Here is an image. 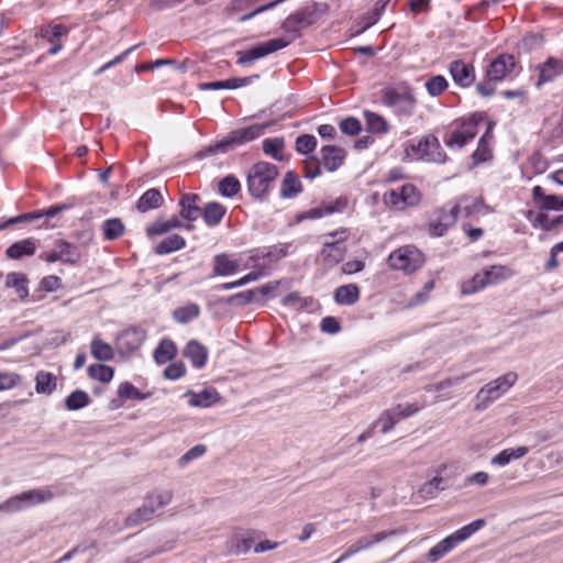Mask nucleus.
<instances>
[{
  "label": "nucleus",
  "instance_id": "obj_18",
  "mask_svg": "<svg viewBox=\"0 0 563 563\" xmlns=\"http://www.w3.org/2000/svg\"><path fill=\"white\" fill-rule=\"evenodd\" d=\"M344 240L345 238H340L335 241H327L323 243L321 257L327 267L331 268L343 261L345 256V247L342 243Z\"/></svg>",
  "mask_w": 563,
  "mask_h": 563
},
{
  "label": "nucleus",
  "instance_id": "obj_25",
  "mask_svg": "<svg viewBox=\"0 0 563 563\" xmlns=\"http://www.w3.org/2000/svg\"><path fill=\"white\" fill-rule=\"evenodd\" d=\"M527 219L531 222L532 227L542 229L544 231H551L563 224V216H558L550 219L544 212L534 213L533 211L527 212Z\"/></svg>",
  "mask_w": 563,
  "mask_h": 563
},
{
  "label": "nucleus",
  "instance_id": "obj_37",
  "mask_svg": "<svg viewBox=\"0 0 563 563\" xmlns=\"http://www.w3.org/2000/svg\"><path fill=\"white\" fill-rule=\"evenodd\" d=\"M56 245L59 251L60 262L70 265H75L79 262L81 254L76 245L63 240L57 241Z\"/></svg>",
  "mask_w": 563,
  "mask_h": 563
},
{
  "label": "nucleus",
  "instance_id": "obj_12",
  "mask_svg": "<svg viewBox=\"0 0 563 563\" xmlns=\"http://www.w3.org/2000/svg\"><path fill=\"white\" fill-rule=\"evenodd\" d=\"M387 205L396 209L415 206L420 200V194L412 184L402 185L399 189H391L384 195Z\"/></svg>",
  "mask_w": 563,
  "mask_h": 563
},
{
  "label": "nucleus",
  "instance_id": "obj_10",
  "mask_svg": "<svg viewBox=\"0 0 563 563\" xmlns=\"http://www.w3.org/2000/svg\"><path fill=\"white\" fill-rule=\"evenodd\" d=\"M290 44V41H286L284 38H272L263 43H258L257 45L251 47L246 51L236 52L239 65H247L252 62L263 58L268 54L277 52L282 48H285Z\"/></svg>",
  "mask_w": 563,
  "mask_h": 563
},
{
  "label": "nucleus",
  "instance_id": "obj_39",
  "mask_svg": "<svg viewBox=\"0 0 563 563\" xmlns=\"http://www.w3.org/2000/svg\"><path fill=\"white\" fill-rule=\"evenodd\" d=\"M177 349L172 340L164 339L154 351V360L158 364H165L174 358Z\"/></svg>",
  "mask_w": 563,
  "mask_h": 563
},
{
  "label": "nucleus",
  "instance_id": "obj_44",
  "mask_svg": "<svg viewBox=\"0 0 563 563\" xmlns=\"http://www.w3.org/2000/svg\"><path fill=\"white\" fill-rule=\"evenodd\" d=\"M200 314V308L197 303H188L174 310L173 317L175 321L181 324H186L191 320L198 318Z\"/></svg>",
  "mask_w": 563,
  "mask_h": 563
},
{
  "label": "nucleus",
  "instance_id": "obj_50",
  "mask_svg": "<svg viewBox=\"0 0 563 563\" xmlns=\"http://www.w3.org/2000/svg\"><path fill=\"white\" fill-rule=\"evenodd\" d=\"M240 189V181L234 176H227L219 183V192L223 197H233Z\"/></svg>",
  "mask_w": 563,
  "mask_h": 563
},
{
  "label": "nucleus",
  "instance_id": "obj_28",
  "mask_svg": "<svg viewBox=\"0 0 563 563\" xmlns=\"http://www.w3.org/2000/svg\"><path fill=\"white\" fill-rule=\"evenodd\" d=\"M451 482L449 478L435 476L430 481L426 482L419 489L420 495L424 499L435 497L440 492L449 488Z\"/></svg>",
  "mask_w": 563,
  "mask_h": 563
},
{
  "label": "nucleus",
  "instance_id": "obj_30",
  "mask_svg": "<svg viewBox=\"0 0 563 563\" xmlns=\"http://www.w3.org/2000/svg\"><path fill=\"white\" fill-rule=\"evenodd\" d=\"M360 298V289L355 284L340 286L334 291V300L339 305L351 306Z\"/></svg>",
  "mask_w": 563,
  "mask_h": 563
},
{
  "label": "nucleus",
  "instance_id": "obj_1",
  "mask_svg": "<svg viewBox=\"0 0 563 563\" xmlns=\"http://www.w3.org/2000/svg\"><path fill=\"white\" fill-rule=\"evenodd\" d=\"M271 123H262L234 130L221 141L210 144L209 146L203 148L198 154V156L202 158L219 153H227L228 151H231L242 144H245L257 139L264 133L265 129Z\"/></svg>",
  "mask_w": 563,
  "mask_h": 563
},
{
  "label": "nucleus",
  "instance_id": "obj_52",
  "mask_svg": "<svg viewBox=\"0 0 563 563\" xmlns=\"http://www.w3.org/2000/svg\"><path fill=\"white\" fill-rule=\"evenodd\" d=\"M317 147V139L311 134L299 135L296 140V150L298 153L308 155Z\"/></svg>",
  "mask_w": 563,
  "mask_h": 563
},
{
  "label": "nucleus",
  "instance_id": "obj_57",
  "mask_svg": "<svg viewBox=\"0 0 563 563\" xmlns=\"http://www.w3.org/2000/svg\"><path fill=\"white\" fill-rule=\"evenodd\" d=\"M207 451L206 445L203 444H197L190 450H188L179 460H178V466L185 467L188 465L189 462L201 457Z\"/></svg>",
  "mask_w": 563,
  "mask_h": 563
},
{
  "label": "nucleus",
  "instance_id": "obj_2",
  "mask_svg": "<svg viewBox=\"0 0 563 563\" xmlns=\"http://www.w3.org/2000/svg\"><path fill=\"white\" fill-rule=\"evenodd\" d=\"M173 499L169 489L154 490L148 494L142 507L135 509L125 520L126 526L134 527L151 520L158 510L167 506Z\"/></svg>",
  "mask_w": 563,
  "mask_h": 563
},
{
  "label": "nucleus",
  "instance_id": "obj_40",
  "mask_svg": "<svg viewBox=\"0 0 563 563\" xmlns=\"http://www.w3.org/2000/svg\"><path fill=\"white\" fill-rule=\"evenodd\" d=\"M185 239L178 234H172L161 241L156 247L155 252L157 254H169L172 252L178 251L185 246Z\"/></svg>",
  "mask_w": 563,
  "mask_h": 563
},
{
  "label": "nucleus",
  "instance_id": "obj_5",
  "mask_svg": "<svg viewBox=\"0 0 563 563\" xmlns=\"http://www.w3.org/2000/svg\"><path fill=\"white\" fill-rule=\"evenodd\" d=\"M517 379V373L508 372L483 386L476 395V404L474 409L476 411H483L487 409L493 401L509 390L515 385Z\"/></svg>",
  "mask_w": 563,
  "mask_h": 563
},
{
  "label": "nucleus",
  "instance_id": "obj_58",
  "mask_svg": "<svg viewBox=\"0 0 563 563\" xmlns=\"http://www.w3.org/2000/svg\"><path fill=\"white\" fill-rule=\"evenodd\" d=\"M340 130L342 133L346 135H356L362 130V124L358 119L354 117H349L344 120H342L339 124Z\"/></svg>",
  "mask_w": 563,
  "mask_h": 563
},
{
  "label": "nucleus",
  "instance_id": "obj_47",
  "mask_svg": "<svg viewBox=\"0 0 563 563\" xmlns=\"http://www.w3.org/2000/svg\"><path fill=\"white\" fill-rule=\"evenodd\" d=\"M113 374V368L103 364H92L88 367L89 377L102 383L110 382Z\"/></svg>",
  "mask_w": 563,
  "mask_h": 563
},
{
  "label": "nucleus",
  "instance_id": "obj_48",
  "mask_svg": "<svg viewBox=\"0 0 563 563\" xmlns=\"http://www.w3.org/2000/svg\"><path fill=\"white\" fill-rule=\"evenodd\" d=\"M89 396L84 390L73 391L65 400L66 408L68 410H78L86 407L89 404Z\"/></svg>",
  "mask_w": 563,
  "mask_h": 563
},
{
  "label": "nucleus",
  "instance_id": "obj_36",
  "mask_svg": "<svg viewBox=\"0 0 563 563\" xmlns=\"http://www.w3.org/2000/svg\"><path fill=\"white\" fill-rule=\"evenodd\" d=\"M213 274L217 276L232 275L239 269V263L230 260L225 254L214 256Z\"/></svg>",
  "mask_w": 563,
  "mask_h": 563
},
{
  "label": "nucleus",
  "instance_id": "obj_56",
  "mask_svg": "<svg viewBox=\"0 0 563 563\" xmlns=\"http://www.w3.org/2000/svg\"><path fill=\"white\" fill-rule=\"evenodd\" d=\"M179 227H181V222L177 218L174 217L167 221L156 222L155 224H153L152 227H150L147 229V233H148V235L163 234L174 228H179Z\"/></svg>",
  "mask_w": 563,
  "mask_h": 563
},
{
  "label": "nucleus",
  "instance_id": "obj_33",
  "mask_svg": "<svg viewBox=\"0 0 563 563\" xmlns=\"http://www.w3.org/2000/svg\"><path fill=\"white\" fill-rule=\"evenodd\" d=\"M35 244L30 239L21 240L13 243L5 251L9 258L20 260L23 256H32L35 253Z\"/></svg>",
  "mask_w": 563,
  "mask_h": 563
},
{
  "label": "nucleus",
  "instance_id": "obj_63",
  "mask_svg": "<svg viewBox=\"0 0 563 563\" xmlns=\"http://www.w3.org/2000/svg\"><path fill=\"white\" fill-rule=\"evenodd\" d=\"M20 382L21 377L16 373H0V390L11 389Z\"/></svg>",
  "mask_w": 563,
  "mask_h": 563
},
{
  "label": "nucleus",
  "instance_id": "obj_31",
  "mask_svg": "<svg viewBox=\"0 0 563 563\" xmlns=\"http://www.w3.org/2000/svg\"><path fill=\"white\" fill-rule=\"evenodd\" d=\"M163 197L158 189L151 188L146 190L137 200L136 208L140 212H147L151 209L161 207Z\"/></svg>",
  "mask_w": 563,
  "mask_h": 563
},
{
  "label": "nucleus",
  "instance_id": "obj_23",
  "mask_svg": "<svg viewBox=\"0 0 563 563\" xmlns=\"http://www.w3.org/2000/svg\"><path fill=\"white\" fill-rule=\"evenodd\" d=\"M320 163L329 172L336 170L344 162L345 151L336 145H325L320 151Z\"/></svg>",
  "mask_w": 563,
  "mask_h": 563
},
{
  "label": "nucleus",
  "instance_id": "obj_19",
  "mask_svg": "<svg viewBox=\"0 0 563 563\" xmlns=\"http://www.w3.org/2000/svg\"><path fill=\"white\" fill-rule=\"evenodd\" d=\"M313 22V12L308 9H303L287 16L282 27L287 33L298 34L301 29L311 25Z\"/></svg>",
  "mask_w": 563,
  "mask_h": 563
},
{
  "label": "nucleus",
  "instance_id": "obj_9",
  "mask_svg": "<svg viewBox=\"0 0 563 563\" xmlns=\"http://www.w3.org/2000/svg\"><path fill=\"white\" fill-rule=\"evenodd\" d=\"M423 262V254L412 245L401 246L388 256L389 266L406 274L413 273L420 268Z\"/></svg>",
  "mask_w": 563,
  "mask_h": 563
},
{
  "label": "nucleus",
  "instance_id": "obj_60",
  "mask_svg": "<svg viewBox=\"0 0 563 563\" xmlns=\"http://www.w3.org/2000/svg\"><path fill=\"white\" fill-rule=\"evenodd\" d=\"M389 0H378L376 3H375V7L373 9V11L369 13L368 18H367V21L364 25V27L362 29V31L368 29L369 26L374 25L380 18V15L383 14L387 3H388Z\"/></svg>",
  "mask_w": 563,
  "mask_h": 563
},
{
  "label": "nucleus",
  "instance_id": "obj_32",
  "mask_svg": "<svg viewBox=\"0 0 563 563\" xmlns=\"http://www.w3.org/2000/svg\"><path fill=\"white\" fill-rule=\"evenodd\" d=\"M529 452L527 446L509 448L505 449L495 455L490 463L498 466H506L514 460L523 457Z\"/></svg>",
  "mask_w": 563,
  "mask_h": 563
},
{
  "label": "nucleus",
  "instance_id": "obj_14",
  "mask_svg": "<svg viewBox=\"0 0 563 563\" xmlns=\"http://www.w3.org/2000/svg\"><path fill=\"white\" fill-rule=\"evenodd\" d=\"M146 333L139 328H129L122 331L117 339V347L120 353L130 355L137 351L145 341Z\"/></svg>",
  "mask_w": 563,
  "mask_h": 563
},
{
  "label": "nucleus",
  "instance_id": "obj_61",
  "mask_svg": "<svg viewBox=\"0 0 563 563\" xmlns=\"http://www.w3.org/2000/svg\"><path fill=\"white\" fill-rule=\"evenodd\" d=\"M311 302V298H302L298 292H290L283 299V305L294 308H305Z\"/></svg>",
  "mask_w": 563,
  "mask_h": 563
},
{
  "label": "nucleus",
  "instance_id": "obj_29",
  "mask_svg": "<svg viewBox=\"0 0 563 563\" xmlns=\"http://www.w3.org/2000/svg\"><path fill=\"white\" fill-rule=\"evenodd\" d=\"M267 291L268 288L266 286H262L256 289L241 291L230 296L227 299V302L232 306H245L247 303L258 300V295L264 296L267 294Z\"/></svg>",
  "mask_w": 563,
  "mask_h": 563
},
{
  "label": "nucleus",
  "instance_id": "obj_24",
  "mask_svg": "<svg viewBox=\"0 0 563 563\" xmlns=\"http://www.w3.org/2000/svg\"><path fill=\"white\" fill-rule=\"evenodd\" d=\"M184 356L191 362L192 366L201 368L207 363L208 350L200 342L191 340L184 349Z\"/></svg>",
  "mask_w": 563,
  "mask_h": 563
},
{
  "label": "nucleus",
  "instance_id": "obj_35",
  "mask_svg": "<svg viewBox=\"0 0 563 563\" xmlns=\"http://www.w3.org/2000/svg\"><path fill=\"white\" fill-rule=\"evenodd\" d=\"M301 181L294 172H287L280 187L283 198H292L301 192Z\"/></svg>",
  "mask_w": 563,
  "mask_h": 563
},
{
  "label": "nucleus",
  "instance_id": "obj_34",
  "mask_svg": "<svg viewBox=\"0 0 563 563\" xmlns=\"http://www.w3.org/2000/svg\"><path fill=\"white\" fill-rule=\"evenodd\" d=\"M220 400V395L214 388H206L200 393L191 394L189 405L195 407H210Z\"/></svg>",
  "mask_w": 563,
  "mask_h": 563
},
{
  "label": "nucleus",
  "instance_id": "obj_49",
  "mask_svg": "<svg viewBox=\"0 0 563 563\" xmlns=\"http://www.w3.org/2000/svg\"><path fill=\"white\" fill-rule=\"evenodd\" d=\"M66 33L67 29L63 24L46 25L40 30L41 36L49 43L57 42Z\"/></svg>",
  "mask_w": 563,
  "mask_h": 563
},
{
  "label": "nucleus",
  "instance_id": "obj_59",
  "mask_svg": "<svg viewBox=\"0 0 563 563\" xmlns=\"http://www.w3.org/2000/svg\"><path fill=\"white\" fill-rule=\"evenodd\" d=\"M419 407L416 404H398L397 406L391 408L394 416L397 418L398 422L401 419L408 418L416 412H418Z\"/></svg>",
  "mask_w": 563,
  "mask_h": 563
},
{
  "label": "nucleus",
  "instance_id": "obj_43",
  "mask_svg": "<svg viewBox=\"0 0 563 563\" xmlns=\"http://www.w3.org/2000/svg\"><path fill=\"white\" fill-rule=\"evenodd\" d=\"M20 495L22 497L25 508L29 506L48 501L53 498V493L48 489H31Z\"/></svg>",
  "mask_w": 563,
  "mask_h": 563
},
{
  "label": "nucleus",
  "instance_id": "obj_21",
  "mask_svg": "<svg viewBox=\"0 0 563 563\" xmlns=\"http://www.w3.org/2000/svg\"><path fill=\"white\" fill-rule=\"evenodd\" d=\"M532 200L540 210H563V197L555 195H545L544 190L540 186L532 188Z\"/></svg>",
  "mask_w": 563,
  "mask_h": 563
},
{
  "label": "nucleus",
  "instance_id": "obj_51",
  "mask_svg": "<svg viewBox=\"0 0 563 563\" xmlns=\"http://www.w3.org/2000/svg\"><path fill=\"white\" fill-rule=\"evenodd\" d=\"M118 396L122 400H126V399L144 400L148 395L142 394L134 385H132L129 382H125L119 386Z\"/></svg>",
  "mask_w": 563,
  "mask_h": 563
},
{
  "label": "nucleus",
  "instance_id": "obj_41",
  "mask_svg": "<svg viewBox=\"0 0 563 563\" xmlns=\"http://www.w3.org/2000/svg\"><path fill=\"white\" fill-rule=\"evenodd\" d=\"M101 230L106 240L114 241L124 233V224L119 218H111L102 223Z\"/></svg>",
  "mask_w": 563,
  "mask_h": 563
},
{
  "label": "nucleus",
  "instance_id": "obj_22",
  "mask_svg": "<svg viewBox=\"0 0 563 563\" xmlns=\"http://www.w3.org/2000/svg\"><path fill=\"white\" fill-rule=\"evenodd\" d=\"M200 201L201 198L197 194L181 195L179 200L180 217L187 221L197 220L202 213V209L199 207Z\"/></svg>",
  "mask_w": 563,
  "mask_h": 563
},
{
  "label": "nucleus",
  "instance_id": "obj_20",
  "mask_svg": "<svg viewBox=\"0 0 563 563\" xmlns=\"http://www.w3.org/2000/svg\"><path fill=\"white\" fill-rule=\"evenodd\" d=\"M450 74L454 82L461 87H470L475 80L474 67L461 59L450 64Z\"/></svg>",
  "mask_w": 563,
  "mask_h": 563
},
{
  "label": "nucleus",
  "instance_id": "obj_17",
  "mask_svg": "<svg viewBox=\"0 0 563 563\" xmlns=\"http://www.w3.org/2000/svg\"><path fill=\"white\" fill-rule=\"evenodd\" d=\"M539 78L536 87L540 89L544 84L553 81L556 77L563 74V60L549 57L544 63L537 66Z\"/></svg>",
  "mask_w": 563,
  "mask_h": 563
},
{
  "label": "nucleus",
  "instance_id": "obj_64",
  "mask_svg": "<svg viewBox=\"0 0 563 563\" xmlns=\"http://www.w3.org/2000/svg\"><path fill=\"white\" fill-rule=\"evenodd\" d=\"M321 174L320 161L311 156L305 162V176L309 179H313Z\"/></svg>",
  "mask_w": 563,
  "mask_h": 563
},
{
  "label": "nucleus",
  "instance_id": "obj_42",
  "mask_svg": "<svg viewBox=\"0 0 563 563\" xmlns=\"http://www.w3.org/2000/svg\"><path fill=\"white\" fill-rule=\"evenodd\" d=\"M366 128L371 133H386L389 125L387 121L379 114L372 111H364Z\"/></svg>",
  "mask_w": 563,
  "mask_h": 563
},
{
  "label": "nucleus",
  "instance_id": "obj_13",
  "mask_svg": "<svg viewBox=\"0 0 563 563\" xmlns=\"http://www.w3.org/2000/svg\"><path fill=\"white\" fill-rule=\"evenodd\" d=\"M516 64L514 55L500 54L488 65L486 77L489 81H501L515 70Z\"/></svg>",
  "mask_w": 563,
  "mask_h": 563
},
{
  "label": "nucleus",
  "instance_id": "obj_46",
  "mask_svg": "<svg viewBox=\"0 0 563 563\" xmlns=\"http://www.w3.org/2000/svg\"><path fill=\"white\" fill-rule=\"evenodd\" d=\"M36 391L40 394H51L56 388V377L48 372L41 371L36 374Z\"/></svg>",
  "mask_w": 563,
  "mask_h": 563
},
{
  "label": "nucleus",
  "instance_id": "obj_45",
  "mask_svg": "<svg viewBox=\"0 0 563 563\" xmlns=\"http://www.w3.org/2000/svg\"><path fill=\"white\" fill-rule=\"evenodd\" d=\"M27 278L24 274L21 273H9L5 277V286L15 288L19 297L24 298L27 296L29 291L26 288Z\"/></svg>",
  "mask_w": 563,
  "mask_h": 563
},
{
  "label": "nucleus",
  "instance_id": "obj_11",
  "mask_svg": "<svg viewBox=\"0 0 563 563\" xmlns=\"http://www.w3.org/2000/svg\"><path fill=\"white\" fill-rule=\"evenodd\" d=\"M410 148L416 158L426 162L441 164L444 163L448 158L439 140L435 136H426L421 139L417 144H411Z\"/></svg>",
  "mask_w": 563,
  "mask_h": 563
},
{
  "label": "nucleus",
  "instance_id": "obj_3",
  "mask_svg": "<svg viewBox=\"0 0 563 563\" xmlns=\"http://www.w3.org/2000/svg\"><path fill=\"white\" fill-rule=\"evenodd\" d=\"M485 526L484 519H477L461 529L456 530L449 537L444 538L440 542H438L434 547H432L427 553V560L430 563H435L449 552H451L459 543L468 539L472 534L477 532L481 528Z\"/></svg>",
  "mask_w": 563,
  "mask_h": 563
},
{
  "label": "nucleus",
  "instance_id": "obj_7",
  "mask_svg": "<svg viewBox=\"0 0 563 563\" xmlns=\"http://www.w3.org/2000/svg\"><path fill=\"white\" fill-rule=\"evenodd\" d=\"M382 101L398 114L410 117L416 108V97L409 87H387L382 90Z\"/></svg>",
  "mask_w": 563,
  "mask_h": 563
},
{
  "label": "nucleus",
  "instance_id": "obj_38",
  "mask_svg": "<svg viewBox=\"0 0 563 563\" xmlns=\"http://www.w3.org/2000/svg\"><path fill=\"white\" fill-rule=\"evenodd\" d=\"M90 350L92 356L101 362L111 361L114 357V351L112 346L98 336L91 341Z\"/></svg>",
  "mask_w": 563,
  "mask_h": 563
},
{
  "label": "nucleus",
  "instance_id": "obj_16",
  "mask_svg": "<svg viewBox=\"0 0 563 563\" xmlns=\"http://www.w3.org/2000/svg\"><path fill=\"white\" fill-rule=\"evenodd\" d=\"M459 214L454 210V206L450 208L443 207L435 212V219L429 223L430 234L442 236L449 228L455 224Z\"/></svg>",
  "mask_w": 563,
  "mask_h": 563
},
{
  "label": "nucleus",
  "instance_id": "obj_8",
  "mask_svg": "<svg viewBox=\"0 0 563 563\" xmlns=\"http://www.w3.org/2000/svg\"><path fill=\"white\" fill-rule=\"evenodd\" d=\"M483 120L482 113H474L467 119H462L452 124V131L444 139L449 147H463L472 141L478 132V123Z\"/></svg>",
  "mask_w": 563,
  "mask_h": 563
},
{
  "label": "nucleus",
  "instance_id": "obj_26",
  "mask_svg": "<svg viewBox=\"0 0 563 563\" xmlns=\"http://www.w3.org/2000/svg\"><path fill=\"white\" fill-rule=\"evenodd\" d=\"M455 212L463 217H470L481 211L484 207V202L481 198H472L462 196L454 205Z\"/></svg>",
  "mask_w": 563,
  "mask_h": 563
},
{
  "label": "nucleus",
  "instance_id": "obj_55",
  "mask_svg": "<svg viewBox=\"0 0 563 563\" xmlns=\"http://www.w3.org/2000/svg\"><path fill=\"white\" fill-rule=\"evenodd\" d=\"M284 147L282 139H266L263 141V151L265 154L271 155L275 159H282L280 152Z\"/></svg>",
  "mask_w": 563,
  "mask_h": 563
},
{
  "label": "nucleus",
  "instance_id": "obj_53",
  "mask_svg": "<svg viewBox=\"0 0 563 563\" xmlns=\"http://www.w3.org/2000/svg\"><path fill=\"white\" fill-rule=\"evenodd\" d=\"M446 88L448 81L441 75L433 76L426 82V89L428 93L432 97L440 96L442 92L446 90Z\"/></svg>",
  "mask_w": 563,
  "mask_h": 563
},
{
  "label": "nucleus",
  "instance_id": "obj_6",
  "mask_svg": "<svg viewBox=\"0 0 563 563\" xmlns=\"http://www.w3.org/2000/svg\"><path fill=\"white\" fill-rule=\"evenodd\" d=\"M512 276L510 268L503 265H492L487 269L476 273L472 279L463 283L462 294L472 295L483 290L487 286L497 285Z\"/></svg>",
  "mask_w": 563,
  "mask_h": 563
},
{
  "label": "nucleus",
  "instance_id": "obj_62",
  "mask_svg": "<svg viewBox=\"0 0 563 563\" xmlns=\"http://www.w3.org/2000/svg\"><path fill=\"white\" fill-rule=\"evenodd\" d=\"M24 503L22 500L21 495L13 496L5 500L4 503L0 504V511L3 512H15L24 509Z\"/></svg>",
  "mask_w": 563,
  "mask_h": 563
},
{
  "label": "nucleus",
  "instance_id": "obj_4",
  "mask_svg": "<svg viewBox=\"0 0 563 563\" xmlns=\"http://www.w3.org/2000/svg\"><path fill=\"white\" fill-rule=\"evenodd\" d=\"M278 175L277 167L271 163L258 162L252 166L247 175L250 194L257 199H263Z\"/></svg>",
  "mask_w": 563,
  "mask_h": 563
},
{
  "label": "nucleus",
  "instance_id": "obj_54",
  "mask_svg": "<svg viewBox=\"0 0 563 563\" xmlns=\"http://www.w3.org/2000/svg\"><path fill=\"white\" fill-rule=\"evenodd\" d=\"M397 422H398V420L394 416V412L391 411V409H388V410H384L380 413V416L377 418V420H375L372 423V426L374 427V429L377 426H380L382 427V432L383 433H387V432H389L395 427V424Z\"/></svg>",
  "mask_w": 563,
  "mask_h": 563
},
{
  "label": "nucleus",
  "instance_id": "obj_15",
  "mask_svg": "<svg viewBox=\"0 0 563 563\" xmlns=\"http://www.w3.org/2000/svg\"><path fill=\"white\" fill-rule=\"evenodd\" d=\"M396 534H398L397 530H390V531L377 532L372 536L361 538L357 541H355L354 543H352L346 549V551L333 563H341V562L345 561L346 559H349L350 556H352L363 550H367V549L372 548L373 545H375L376 543H379V542L386 540L387 538L396 536Z\"/></svg>",
  "mask_w": 563,
  "mask_h": 563
},
{
  "label": "nucleus",
  "instance_id": "obj_27",
  "mask_svg": "<svg viewBox=\"0 0 563 563\" xmlns=\"http://www.w3.org/2000/svg\"><path fill=\"white\" fill-rule=\"evenodd\" d=\"M227 212V209L224 206H222L219 202L212 201L205 205L202 208V218L207 225L214 227L218 225L224 214Z\"/></svg>",
  "mask_w": 563,
  "mask_h": 563
}]
</instances>
